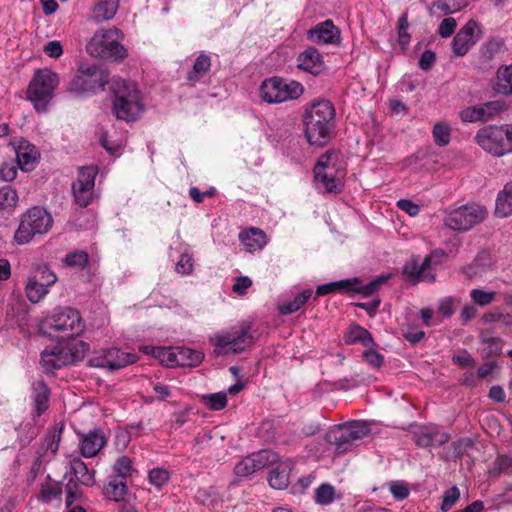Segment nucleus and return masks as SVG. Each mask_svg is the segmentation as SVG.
<instances>
[{"label": "nucleus", "instance_id": "obj_1", "mask_svg": "<svg viewBox=\"0 0 512 512\" xmlns=\"http://www.w3.org/2000/svg\"><path fill=\"white\" fill-rule=\"evenodd\" d=\"M112 92L113 113L118 120L133 123L146 111L144 97L138 85L120 77H114L110 86Z\"/></svg>", "mask_w": 512, "mask_h": 512}, {"label": "nucleus", "instance_id": "obj_2", "mask_svg": "<svg viewBox=\"0 0 512 512\" xmlns=\"http://www.w3.org/2000/svg\"><path fill=\"white\" fill-rule=\"evenodd\" d=\"M108 74L94 63H81L65 86L67 93L84 98L103 91L108 84Z\"/></svg>", "mask_w": 512, "mask_h": 512}, {"label": "nucleus", "instance_id": "obj_3", "mask_svg": "<svg viewBox=\"0 0 512 512\" xmlns=\"http://www.w3.org/2000/svg\"><path fill=\"white\" fill-rule=\"evenodd\" d=\"M123 33L113 27L107 30H97L86 46L91 56L102 59L119 61L127 56V50L122 45Z\"/></svg>", "mask_w": 512, "mask_h": 512}, {"label": "nucleus", "instance_id": "obj_4", "mask_svg": "<svg viewBox=\"0 0 512 512\" xmlns=\"http://www.w3.org/2000/svg\"><path fill=\"white\" fill-rule=\"evenodd\" d=\"M59 83V75L50 69L35 72L29 83L27 97L37 111L45 112L48 109Z\"/></svg>", "mask_w": 512, "mask_h": 512}, {"label": "nucleus", "instance_id": "obj_5", "mask_svg": "<svg viewBox=\"0 0 512 512\" xmlns=\"http://www.w3.org/2000/svg\"><path fill=\"white\" fill-rule=\"evenodd\" d=\"M53 223L51 215L42 207H32L20 219V224L14 234L17 244L29 243L37 234H45Z\"/></svg>", "mask_w": 512, "mask_h": 512}, {"label": "nucleus", "instance_id": "obj_6", "mask_svg": "<svg viewBox=\"0 0 512 512\" xmlns=\"http://www.w3.org/2000/svg\"><path fill=\"white\" fill-rule=\"evenodd\" d=\"M84 329L79 312L72 308L59 309L47 318L41 326L44 334L51 331L58 333L57 337L70 339L79 336Z\"/></svg>", "mask_w": 512, "mask_h": 512}, {"label": "nucleus", "instance_id": "obj_7", "mask_svg": "<svg viewBox=\"0 0 512 512\" xmlns=\"http://www.w3.org/2000/svg\"><path fill=\"white\" fill-rule=\"evenodd\" d=\"M304 93V86L297 81L271 77L263 81L260 95L270 104L298 99Z\"/></svg>", "mask_w": 512, "mask_h": 512}, {"label": "nucleus", "instance_id": "obj_8", "mask_svg": "<svg viewBox=\"0 0 512 512\" xmlns=\"http://www.w3.org/2000/svg\"><path fill=\"white\" fill-rule=\"evenodd\" d=\"M302 119L305 128H332L337 119L335 106L328 99H315L304 107Z\"/></svg>", "mask_w": 512, "mask_h": 512}, {"label": "nucleus", "instance_id": "obj_9", "mask_svg": "<svg viewBox=\"0 0 512 512\" xmlns=\"http://www.w3.org/2000/svg\"><path fill=\"white\" fill-rule=\"evenodd\" d=\"M212 342L215 346L214 353L216 355L237 354L252 345L254 338L250 334V327L243 325L239 329H232L224 334L216 335Z\"/></svg>", "mask_w": 512, "mask_h": 512}, {"label": "nucleus", "instance_id": "obj_10", "mask_svg": "<svg viewBox=\"0 0 512 512\" xmlns=\"http://www.w3.org/2000/svg\"><path fill=\"white\" fill-rule=\"evenodd\" d=\"M475 139L483 150L494 156L512 153V130H478Z\"/></svg>", "mask_w": 512, "mask_h": 512}, {"label": "nucleus", "instance_id": "obj_11", "mask_svg": "<svg viewBox=\"0 0 512 512\" xmlns=\"http://www.w3.org/2000/svg\"><path fill=\"white\" fill-rule=\"evenodd\" d=\"M98 174L97 166H84L78 171L77 180L72 185L75 202L80 207H87L95 198V178Z\"/></svg>", "mask_w": 512, "mask_h": 512}, {"label": "nucleus", "instance_id": "obj_12", "mask_svg": "<svg viewBox=\"0 0 512 512\" xmlns=\"http://www.w3.org/2000/svg\"><path fill=\"white\" fill-rule=\"evenodd\" d=\"M487 216L485 207L466 204L450 212V229L467 231Z\"/></svg>", "mask_w": 512, "mask_h": 512}, {"label": "nucleus", "instance_id": "obj_13", "mask_svg": "<svg viewBox=\"0 0 512 512\" xmlns=\"http://www.w3.org/2000/svg\"><path fill=\"white\" fill-rule=\"evenodd\" d=\"M78 356L68 346L55 345L41 352L40 363L45 372H52L75 362Z\"/></svg>", "mask_w": 512, "mask_h": 512}, {"label": "nucleus", "instance_id": "obj_14", "mask_svg": "<svg viewBox=\"0 0 512 512\" xmlns=\"http://www.w3.org/2000/svg\"><path fill=\"white\" fill-rule=\"evenodd\" d=\"M505 109L504 102L499 100L489 101L461 111L460 117L463 122H487Z\"/></svg>", "mask_w": 512, "mask_h": 512}, {"label": "nucleus", "instance_id": "obj_15", "mask_svg": "<svg viewBox=\"0 0 512 512\" xmlns=\"http://www.w3.org/2000/svg\"><path fill=\"white\" fill-rule=\"evenodd\" d=\"M79 450L83 457H95L107 444V437L100 427H94L87 433H78Z\"/></svg>", "mask_w": 512, "mask_h": 512}, {"label": "nucleus", "instance_id": "obj_16", "mask_svg": "<svg viewBox=\"0 0 512 512\" xmlns=\"http://www.w3.org/2000/svg\"><path fill=\"white\" fill-rule=\"evenodd\" d=\"M413 440L420 447H440L448 441V434L439 432L437 426L412 427Z\"/></svg>", "mask_w": 512, "mask_h": 512}, {"label": "nucleus", "instance_id": "obj_17", "mask_svg": "<svg viewBox=\"0 0 512 512\" xmlns=\"http://www.w3.org/2000/svg\"><path fill=\"white\" fill-rule=\"evenodd\" d=\"M402 276L404 280L412 285H416L419 282L435 281V274L430 272L423 261L420 262L419 257L413 256L406 261L402 267Z\"/></svg>", "mask_w": 512, "mask_h": 512}, {"label": "nucleus", "instance_id": "obj_18", "mask_svg": "<svg viewBox=\"0 0 512 512\" xmlns=\"http://www.w3.org/2000/svg\"><path fill=\"white\" fill-rule=\"evenodd\" d=\"M307 37L318 45L338 44L340 42V31L332 20L328 19L310 29L307 32Z\"/></svg>", "mask_w": 512, "mask_h": 512}, {"label": "nucleus", "instance_id": "obj_19", "mask_svg": "<svg viewBox=\"0 0 512 512\" xmlns=\"http://www.w3.org/2000/svg\"><path fill=\"white\" fill-rule=\"evenodd\" d=\"M477 23L468 21L456 34L452 42V49L456 56H464L477 41Z\"/></svg>", "mask_w": 512, "mask_h": 512}, {"label": "nucleus", "instance_id": "obj_20", "mask_svg": "<svg viewBox=\"0 0 512 512\" xmlns=\"http://www.w3.org/2000/svg\"><path fill=\"white\" fill-rule=\"evenodd\" d=\"M16 152V160L22 171H32L39 158L36 147L25 139L13 143Z\"/></svg>", "mask_w": 512, "mask_h": 512}, {"label": "nucleus", "instance_id": "obj_21", "mask_svg": "<svg viewBox=\"0 0 512 512\" xmlns=\"http://www.w3.org/2000/svg\"><path fill=\"white\" fill-rule=\"evenodd\" d=\"M274 465L269 472L268 483L274 489L283 490L289 485L290 473L294 467V462L290 458L278 459Z\"/></svg>", "mask_w": 512, "mask_h": 512}, {"label": "nucleus", "instance_id": "obj_22", "mask_svg": "<svg viewBox=\"0 0 512 512\" xmlns=\"http://www.w3.org/2000/svg\"><path fill=\"white\" fill-rule=\"evenodd\" d=\"M50 389L43 379L32 383L31 399L33 404V418L40 417L48 408L50 401Z\"/></svg>", "mask_w": 512, "mask_h": 512}, {"label": "nucleus", "instance_id": "obj_23", "mask_svg": "<svg viewBox=\"0 0 512 512\" xmlns=\"http://www.w3.org/2000/svg\"><path fill=\"white\" fill-rule=\"evenodd\" d=\"M297 67L312 75H319L324 69L322 55L314 47H309L297 57Z\"/></svg>", "mask_w": 512, "mask_h": 512}, {"label": "nucleus", "instance_id": "obj_24", "mask_svg": "<svg viewBox=\"0 0 512 512\" xmlns=\"http://www.w3.org/2000/svg\"><path fill=\"white\" fill-rule=\"evenodd\" d=\"M211 69V57L201 52L195 59L192 69L187 73L186 80L192 86L198 83H205L209 78Z\"/></svg>", "mask_w": 512, "mask_h": 512}, {"label": "nucleus", "instance_id": "obj_25", "mask_svg": "<svg viewBox=\"0 0 512 512\" xmlns=\"http://www.w3.org/2000/svg\"><path fill=\"white\" fill-rule=\"evenodd\" d=\"M326 441L330 445L335 446L336 451L340 454L350 450L353 443L344 424L335 426L333 429H331L326 434Z\"/></svg>", "mask_w": 512, "mask_h": 512}, {"label": "nucleus", "instance_id": "obj_26", "mask_svg": "<svg viewBox=\"0 0 512 512\" xmlns=\"http://www.w3.org/2000/svg\"><path fill=\"white\" fill-rule=\"evenodd\" d=\"M69 472L74 475L75 481L86 487L95 484V471L89 470L80 457H72L69 461Z\"/></svg>", "mask_w": 512, "mask_h": 512}, {"label": "nucleus", "instance_id": "obj_27", "mask_svg": "<svg viewBox=\"0 0 512 512\" xmlns=\"http://www.w3.org/2000/svg\"><path fill=\"white\" fill-rule=\"evenodd\" d=\"M140 351L147 355H152L158 359L162 365L167 367H178L176 364L177 348L176 347H163L146 345L141 346Z\"/></svg>", "mask_w": 512, "mask_h": 512}, {"label": "nucleus", "instance_id": "obj_28", "mask_svg": "<svg viewBox=\"0 0 512 512\" xmlns=\"http://www.w3.org/2000/svg\"><path fill=\"white\" fill-rule=\"evenodd\" d=\"M126 142L122 130H106L100 137L101 146L112 156H119Z\"/></svg>", "mask_w": 512, "mask_h": 512}, {"label": "nucleus", "instance_id": "obj_29", "mask_svg": "<svg viewBox=\"0 0 512 512\" xmlns=\"http://www.w3.org/2000/svg\"><path fill=\"white\" fill-rule=\"evenodd\" d=\"M391 278V274H383L376 276L373 280H371L367 284H363L362 280L358 277H352L351 279H356L357 283L353 284L352 289L350 290L351 295L360 294L362 297L366 298L369 296H374L381 286L385 284Z\"/></svg>", "mask_w": 512, "mask_h": 512}, {"label": "nucleus", "instance_id": "obj_30", "mask_svg": "<svg viewBox=\"0 0 512 512\" xmlns=\"http://www.w3.org/2000/svg\"><path fill=\"white\" fill-rule=\"evenodd\" d=\"M239 240L248 252L262 250L267 244L266 234L256 227L240 232Z\"/></svg>", "mask_w": 512, "mask_h": 512}, {"label": "nucleus", "instance_id": "obj_31", "mask_svg": "<svg viewBox=\"0 0 512 512\" xmlns=\"http://www.w3.org/2000/svg\"><path fill=\"white\" fill-rule=\"evenodd\" d=\"M492 266L491 256L488 252L482 251L477 254L474 260L463 268V273L469 278L473 279L482 276Z\"/></svg>", "mask_w": 512, "mask_h": 512}, {"label": "nucleus", "instance_id": "obj_32", "mask_svg": "<svg viewBox=\"0 0 512 512\" xmlns=\"http://www.w3.org/2000/svg\"><path fill=\"white\" fill-rule=\"evenodd\" d=\"M344 341L348 345L359 343L367 348H372L376 345L372 334L360 325L351 326L344 335Z\"/></svg>", "mask_w": 512, "mask_h": 512}, {"label": "nucleus", "instance_id": "obj_33", "mask_svg": "<svg viewBox=\"0 0 512 512\" xmlns=\"http://www.w3.org/2000/svg\"><path fill=\"white\" fill-rule=\"evenodd\" d=\"M18 194L15 189L10 186L0 188V219L10 217L17 206Z\"/></svg>", "mask_w": 512, "mask_h": 512}, {"label": "nucleus", "instance_id": "obj_34", "mask_svg": "<svg viewBox=\"0 0 512 512\" xmlns=\"http://www.w3.org/2000/svg\"><path fill=\"white\" fill-rule=\"evenodd\" d=\"M495 214L501 218L512 215V180L506 183L503 189L497 194Z\"/></svg>", "mask_w": 512, "mask_h": 512}, {"label": "nucleus", "instance_id": "obj_35", "mask_svg": "<svg viewBox=\"0 0 512 512\" xmlns=\"http://www.w3.org/2000/svg\"><path fill=\"white\" fill-rule=\"evenodd\" d=\"M120 0H96L92 17L96 22L111 20L118 8Z\"/></svg>", "mask_w": 512, "mask_h": 512}, {"label": "nucleus", "instance_id": "obj_36", "mask_svg": "<svg viewBox=\"0 0 512 512\" xmlns=\"http://www.w3.org/2000/svg\"><path fill=\"white\" fill-rule=\"evenodd\" d=\"M314 180L317 188L324 193L338 194L342 192L344 186L339 178L329 174L327 171L316 172V174H314Z\"/></svg>", "mask_w": 512, "mask_h": 512}, {"label": "nucleus", "instance_id": "obj_37", "mask_svg": "<svg viewBox=\"0 0 512 512\" xmlns=\"http://www.w3.org/2000/svg\"><path fill=\"white\" fill-rule=\"evenodd\" d=\"M109 371H114L133 364L137 361L138 357L134 353L124 352L118 348L107 349Z\"/></svg>", "mask_w": 512, "mask_h": 512}, {"label": "nucleus", "instance_id": "obj_38", "mask_svg": "<svg viewBox=\"0 0 512 512\" xmlns=\"http://www.w3.org/2000/svg\"><path fill=\"white\" fill-rule=\"evenodd\" d=\"M104 495L115 502L122 501L127 494V482L119 476H109L107 485L103 489Z\"/></svg>", "mask_w": 512, "mask_h": 512}, {"label": "nucleus", "instance_id": "obj_39", "mask_svg": "<svg viewBox=\"0 0 512 512\" xmlns=\"http://www.w3.org/2000/svg\"><path fill=\"white\" fill-rule=\"evenodd\" d=\"M355 283H357L356 279L347 278L319 285L316 288V295L314 298L316 299L318 296H324L336 292L349 294L353 284Z\"/></svg>", "mask_w": 512, "mask_h": 512}, {"label": "nucleus", "instance_id": "obj_40", "mask_svg": "<svg viewBox=\"0 0 512 512\" xmlns=\"http://www.w3.org/2000/svg\"><path fill=\"white\" fill-rule=\"evenodd\" d=\"M176 348V364L178 367H196L202 362L204 358V354L198 350L179 346Z\"/></svg>", "mask_w": 512, "mask_h": 512}, {"label": "nucleus", "instance_id": "obj_41", "mask_svg": "<svg viewBox=\"0 0 512 512\" xmlns=\"http://www.w3.org/2000/svg\"><path fill=\"white\" fill-rule=\"evenodd\" d=\"M313 291L305 289L298 294L292 301L279 305V312L283 315H290L300 310L312 297Z\"/></svg>", "mask_w": 512, "mask_h": 512}, {"label": "nucleus", "instance_id": "obj_42", "mask_svg": "<svg viewBox=\"0 0 512 512\" xmlns=\"http://www.w3.org/2000/svg\"><path fill=\"white\" fill-rule=\"evenodd\" d=\"M63 263L71 269L82 271L89 266V255L84 250H75L66 254Z\"/></svg>", "mask_w": 512, "mask_h": 512}, {"label": "nucleus", "instance_id": "obj_43", "mask_svg": "<svg viewBox=\"0 0 512 512\" xmlns=\"http://www.w3.org/2000/svg\"><path fill=\"white\" fill-rule=\"evenodd\" d=\"M33 285H39V287L49 288L57 281V276L48 266H38L35 275L30 276Z\"/></svg>", "mask_w": 512, "mask_h": 512}, {"label": "nucleus", "instance_id": "obj_44", "mask_svg": "<svg viewBox=\"0 0 512 512\" xmlns=\"http://www.w3.org/2000/svg\"><path fill=\"white\" fill-rule=\"evenodd\" d=\"M371 423L363 420H353L344 423L352 441L360 440L370 434Z\"/></svg>", "mask_w": 512, "mask_h": 512}, {"label": "nucleus", "instance_id": "obj_45", "mask_svg": "<svg viewBox=\"0 0 512 512\" xmlns=\"http://www.w3.org/2000/svg\"><path fill=\"white\" fill-rule=\"evenodd\" d=\"M307 142L314 147L325 146L332 138V130H304Z\"/></svg>", "mask_w": 512, "mask_h": 512}, {"label": "nucleus", "instance_id": "obj_46", "mask_svg": "<svg viewBox=\"0 0 512 512\" xmlns=\"http://www.w3.org/2000/svg\"><path fill=\"white\" fill-rule=\"evenodd\" d=\"M252 462L255 464L256 470H261L269 465L277 463L278 455L271 450H260L250 455Z\"/></svg>", "mask_w": 512, "mask_h": 512}, {"label": "nucleus", "instance_id": "obj_47", "mask_svg": "<svg viewBox=\"0 0 512 512\" xmlns=\"http://www.w3.org/2000/svg\"><path fill=\"white\" fill-rule=\"evenodd\" d=\"M480 341L485 344L484 353L486 356H496L502 351V340L498 337H491L487 335V332L480 334Z\"/></svg>", "mask_w": 512, "mask_h": 512}, {"label": "nucleus", "instance_id": "obj_48", "mask_svg": "<svg viewBox=\"0 0 512 512\" xmlns=\"http://www.w3.org/2000/svg\"><path fill=\"white\" fill-rule=\"evenodd\" d=\"M504 43L501 39H491L486 42L481 50V56L484 60L495 59L503 51Z\"/></svg>", "mask_w": 512, "mask_h": 512}, {"label": "nucleus", "instance_id": "obj_49", "mask_svg": "<svg viewBox=\"0 0 512 512\" xmlns=\"http://www.w3.org/2000/svg\"><path fill=\"white\" fill-rule=\"evenodd\" d=\"M335 498V489L328 483L321 484L315 490L314 500L319 505H328L333 502Z\"/></svg>", "mask_w": 512, "mask_h": 512}, {"label": "nucleus", "instance_id": "obj_50", "mask_svg": "<svg viewBox=\"0 0 512 512\" xmlns=\"http://www.w3.org/2000/svg\"><path fill=\"white\" fill-rule=\"evenodd\" d=\"M112 469L114 472L113 476H119L121 479L126 480L127 477L131 476L133 470L132 461L128 456L123 455L115 461Z\"/></svg>", "mask_w": 512, "mask_h": 512}, {"label": "nucleus", "instance_id": "obj_51", "mask_svg": "<svg viewBox=\"0 0 512 512\" xmlns=\"http://www.w3.org/2000/svg\"><path fill=\"white\" fill-rule=\"evenodd\" d=\"M206 406L214 411H220L227 405V396L224 392L208 394L203 397Z\"/></svg>", "mask_w": 512, "mask_h": 512}, {"label": "nucleus", "instance_id": "obj_52", "mask_svg": "<svg viewBox=\"0 0 512 512\" xmlns=\"http://www.w3.org/2000/svg\"><path fill=\"white\" fill-rule=\"evenodd\" d=\"M470 297L475 304L483 307L491 304L494 301L496 297V292L485 291L483 289L478 288L471 290Z\"/></svg>", "mask_w": 512, "mask_h": 512}, {"label": "nucleus", "instance_id": "obj_53", "mask_svg": "<svg viewBox=\"0 0 512 512\" xmlns=\"http://www.w3.org/2000/svg\"><path fill=\"white\" fill-rule=\"evenodd\" d=\"M78 483L74 478H70L65 485L66 492V507H71L73 503L82 497V492L78 488Z\"/></svg>", "mask_w": 512, "mask_h": 512}, {"label": "nucleus", "instance_id": "obj_54", "mask_svg": "<svg viewBox=\"0 0 512 512\" xmlns=\"http://www.w3.org/2000/svg\"><path fill=\"white\" fill-rule=\"evenodd\" d=\"M25 290L27 298L32 303H38L49 291L45 287L40 288L39 285H33L31 278H28Z\"/></svg>", "mask_w": 512, "mask_h": 512}, {"label": "nucleus", "instance_id": "obj_55", "mask_svg": "<svg viewBox=\"0 0 512 512\" xmlns=\"http://www.w3.org/2000/svg\"><path fill=\"white\" fill-rule=\"evenodd\" d=\"M148 479L153 486L161 487L169 481L170 475L169 472L165 469L154 468L149 471Z\"/></svg>", "mask_w": 512, "mask_h": 512}, {"label": "nucleus", "instance_id": "obj_56", "mask_svg": "<svg viewBox=\"0 0 512 512\" xmlns=\"http://www.w3.org/2000/svg\"><path fill=\"white\" fill-rule=\"evenodd\" d=\"M389 491L396 500H404L410 494L409 487L404 481H391Z\"/></svg>", "mask_w": 512, "mask_h": 512}, {"label": "nucleus", "instance_id": "obj_57", "mask_svg": "<svg viewBox=\"0 0 512 512\" xmlns=\"http://www.w3.org/2000/svg\"><path fill=\"white\" fill-rule=\"evenodd\" d=\"M257 470L255 464L252 462L250 456L244 458L234 468V473L237 477H248L255 473Z\"/></svg>", "mask_w": 512, "mask_h": 512}, {"label": "nucleus", "instance_id": "obj_58", "mask_svg": "<svg viewBox=\"0 0 512 512\" xmlns=\"http://www.w3.org/2000/svg\"><path fill=\"white\" fill-rule=\"evenodd\" d=\"M474 449V441L470 437H463L453 443V452L456 457L464 454L469 455L470 450Z\"/></svg>", "mask_w": 512, "mask_h": 512}, {"label": "nucleus", "instance_id": "obj_59", "mask_svg": "<svg viewBox=\"0 0 512 512\" xmlns=\"http://www.w3.org/2000/svg\"><path fill=\"white\" fill-rule=\"evenodd\" d=\"M194 268L193 257L188 253H183L177 261L175 270L182 275H189Z\"/></svg>", "mask_w": 512, "mask_h": 512}, {"label": "nucleus", "instance_id": "obj_60", "mask_svg": "<svg viewBox=\"0 0 512 512\" xmlns=\"http://www.w3.org/2000/svg\"><path fill=\"white\" fill-rule=\"evenodd\" d=\"M362 356L365 362L373 368L378 369L384 364V356L375 350L366 349Z\"/></svg>", "mask_w": 512, "mask_h": 512}, {"label": "nucleus", "instance_id": "obj_61", "mask_svg": "<svg viewBox=\"0 0 512 512\" xmlns=\"http://www.w3.org/2000/svg\"><path fill=\"white\" fill-rule=\"evenodd\" d=\"M445 251L443 249H435L428 256H426L423 260L424 266L428 268L430 272H432L438 264L442 262V259L445 257Z\"/></svg>", "mask_w": 512, "mask_h": 512}, {"label": "nucleus", "instance_id": "obj_62", "mask_svg": "<svg viewBox=\"0 0 512 512\" xmlns=\"http://www.w3.org/2000/svg\"><path fill=\"white\" fill-rule=\"evenodd\" d=\"M62 494L60 486H47L43 487L40 493V499L45 503H50L54 499H59Z\"/></svg>", "mask_w": 512, "mask_h": 512}, {"label": "nucleus", "instance_id": "obj_63", "mask_svg": "<svg viewBox=\"0 0 512 512\" xmlns=\"http://www.w3.org/2000/svg\"><path fill=\"white\" fill-rule=\"evenodd\" d=\"M500 87L504 93H512V64L500 72Z\"/></svg>", "mask_w": 512, "mask_h": 512}, {"label": "nucleus", "instance_id": "obj_64", "mask_svg": "<svg viewBox=\"0 0 512 512\" xmlns=\"http://www.w3.org/2000/svg\"><path fill=\"white\" fill-rule=\"evenodd\" d=\"M44 53L51 58H59L63 54V48L60 41L52 40L43 47Z\"/></svg>", "mask_w": 512, "mask_h": 512}]
</instances>
